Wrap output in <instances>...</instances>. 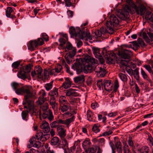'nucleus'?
<instances>
[{
    "mask_svg": "<svg viewBox=\"0 0 153 153\" xmlns=\"http://www.w3.org/2000/svg\"><path fill=\"white\" fill-rule=\"evenodd\" d=\"M79 30L78 27L75 28L74 27H71L69 29V32L71 36H74L75 39L77 40L76 41V45L77 48H80L82 45V42L80 41H78L79 39L87 40L89 39L91 40L92 38L89 32L82 31L79 30V32L77 33Z\"/></svg>",
    "mask_w": 153,
    "mask_h": 153,
    "instance_id": "obj_1",
    "label": "nucleus"
},
{
    "mask_svg": "<svg viewBox=\"0 0 153 153\" xmlns=\"http://www.w3.org/2000/svg\"><path fill=\"white\" fill-rule=\"evenodd\" d=\"M145 18L147 20H149L153 23V14L151 15L150 12H147L145 15ZM152 29H149V32L147 31L146 29L143 28L141 30V31L138 33V35L140 36H141L143 38L145 41L147 43L150 42V39L147 36L146 33L151 39H153V24L152 26Z\"/></svg>",
    "mask_w": 153,
    "mask_h": 153,
    "instance_id": "obj_2",
    "label": "nucleus"
},
{
    "mask_svg": "<svg viewBox=\"0 0 153 153\" xmlns=\"http://www.w3.org/2000/svg\"><path fill=\"white\" fill-rule=\"evenodd\" d=\"M49 136L48 134L44 135L43 133L41 132H38L36 135V138L33 137L30 139L29 141L30 145L31 146L38 148L41 145V143L39 140L44 142L49 138Z\"/></svg>",
    "mask_w": 153,
    "mask_h": 153,
    "instance_id": "obj_3",
    "label": "nucleus"
},
{
    "mask_svg": "<svg viewBox=\"0 0 153 153\" xmlns=\"http://www.w3.org/2000/svg\"><path fill=\"white\" fill-rule=\"evenodd\" d=\"M84 70L85 73L94 70L97 73V75L98 77H101L104 76L106 73V71L102 67L101 64L93 66L90 64H86L84 67Z\"/></svg>",
    "mask_w": 153,
    "mask_h": 153,
    "instance_id": "obj_4",
    "label": "nucleus"
},
{
    "mask_svg": "<svg viewBox=\"0 0 153 153\" xmlns=\"http://www.w3.org/2000/svg\"><path fill=\"white\" fill-rule=\"evenodd\" d=\"M31 87L30 86L25 85L23 86L24 95H25L22 103L23 105H34L33 101L29 99V98H33L34 95L31 91Z\"/></svg>",
    "mask_w": 153,
    "mask_h": 153,
    "instance_id": "obj_5",
    "label": "nucleus"
},
{
    "mask_svg": "<svg viewBox=\"0 0 153 153\" xmlns=\"http://www.w3.org/2000/svg\"><path fill=\"white\" fill-rule=\"evenodd\" d=\"M110 21L106 23L107 30L110 34H112L114 32V27L117 26L119 23V21L117 17L114 15H111L110 17Z\"/></svg>",
    "mask_w": 153,
    "mask_h": 153,
    "instance_id": "obj_6",
    "label": "nucleus"
},
{
    "mask_svg": "<svg viewBox=\"0 0 153 153\" xmlns=\"http://www.w3.org/2000/svg\"><path fill=\"white\" fill-rule=\"evenodd\" d=\"M44 42L42 38H39L37 39V41L36 40L30 41L28 45V47L31 51H33L38 46L42 45Z\"/></svg>",
    "mask_w": 153,
    "mask_h": 153,
    "instance_id": "obj_7",
    "label": "nucleus"
},
{
    "mask_svg": "<svg viewBox=\"0 0 153 153\" xmlns=\"http://www.w3.org/2000/svg\"><path fill=\"white\" fill-rule=\"evenodd\" d=\"M118 55L123 59H129L132 55V52L129 50L124 49L119 51Z\"/></svg>",
    "mask_w": 153,
    "mask_h": 153,
    "instance_id": "obj_8",
    "label": "nucleus"
},
{
    "mask_svg": "<svg viewBox=\"0 0 153 153\" xmlns=\"http://www.w3.org/2000/svg\"><path fill=\"white\" fill-rule=\"evenodd\" d=\"M93 52L95 57L99 59L102 63H103L104 61L103 59V57L105 56L104 52L97 48L94 49Z\"/></svg>",
    "mask_w": 153,
    "mask_h": 153,
    "instance_id": "obj_9",
    "label": "nucleus"
},
{
    "mask_svg": "<svg viewBox=\"0 0 153 153\" xmlns=\"http://www.w3.org/2000/svg\"><path fill=\"white\" fill-rule=\"evenodd\" d=\"M132 7L135 10L138 14H140L142 16L144 15L145 12L146 8L143 4H140L137 7L134 3H133Z\"/></svg>",
    "mask_w": 153,
    "mask_h": 153,
    "instance_id": "obj_10",
    "label": "nucleus"
},
{
    "mask_svg": "<svg viewBox=\"0 0 153 153\" xmlns=\"http://www.w3.org/2000/svg\"><path fill=\"white\" fill-rule=\"evenodd\" d=\"M34 106H24V108L27 109V111H23L22 113V119L25 120L28 115V112H31L33 111Z\"/></svg>",
    "mask_w": 153,
    "mask_h": 153,
    "instance_id": "obj_11",
    "label": "nucleus"
},
{
    "mask_svg": "<svg viewBox=\"0 0 153 153\" xmlns=\"http://www.w3.org/2000/svg\"><path fill=\"white\" fill-rule=\"evenodd\" d=\"M76 51H74L73 52L70 51L68 53H66L65 56V58L68 64H70L72 61L71 58L76 54Z\"/></svg>",
    "mask_w": 153,
    "mask_h": 153,
    "instance_id": "obj_12",
    "label": "nucleus"
},
{
    "mask_svg": "<svg viewBox=\"0 0 153 153\" xmlns=\"http://www.w3.org/2000/svg\"><path fill=\"white\" fill-rule=\"evenodd\" d=\"M112 84L110 80H105L103 81V86L105 89L107 91H110L112 90Z\"/></svg>",
    "mask_w": 153,
    "mask_h": 153,
    "instance_id": "obj_13",
    "label": "nucleus"
},
{
    "mask_svg": "<svg viewBox=\"0 0 153 153\" xmlns=\"http://www.w3.org/2000/svg\"><path fill=\"white\" fill-rule=\"evenodd\" d=\"M57 131L60 137L61 138L64 137L66 136V130L64 126L60 125L58 126L57 128Z\"/></svg>",
    "mask_w": 153,
    "mask_h": 153,
    "instance_id": "obj_14",
    "label": "nucleus"
},
{
    "mask_svg": "<svg viewBox=\"0 0 153 153\" xmlns=\"http://www.w3.org/2000/svg\"><path fill=\"white\" fill-rule=\"evenodd\" d=\"M42 117L44 119L48 118L50 120H52L53 119V116L51 111L49 109L44 113H43Z\"/></svg>",
    "mask_w": 153,
    "mask_h": 153,
    "instance_id": "obj_15",
    "label": "nucleus"
},
{
    "mask_svg": "<svg viewBox=\"0 0 153 153\" xmlns=\"http://www.w3.org/2000/svg\"><path fill=\"white\" fill-rule=\"evenodd\" d=\"M40 128L43 130V132L45 133L49 132L50 131V128L49 125V123L45 121H43L40 125Z\"/></svg>",
    "mask_w": 153,
    "mask_h": 153,
    "instance_id": "obj_16",
    "label": "nucleus"
},
{
    "mask_svg": "<svg viewBox=\"0 0 153 153\" xmlns=\"http://www.w3.org/2000/svg\"><path fill=\"white\" fill-rule=\"evenodd\" d=\"M85 59L87 62V64H90L91 65H94L95 64L97 65V61L94 58L89 56H87L85 57Z\"/></svg>",
    "mask_w": 153,
    "mask_h": 153,
    "instance_id": "obj_17",
    "label": "nucleus"
},
{
    "mask_svg": "<svg viewBox=\"0 0 153 153\" xmlns=\"http://www.w3.org/2000/svg\"><path fill=\"white\" fill-rule=\"evenodd\" d=\"M87 120L89 121L95 122L96 120L95 115L90 110H88L87 111Z\"/></svg>",
    "mask_w": 153,
    "mask_h": 153,
    "instance_id": "obj_18",
    "label": "nucleus"
},
{
    "mask_svg": "<svg viewBox=\"0 0 153 153\" xmlns=\"http://www.w3.org/2000/svg\"><path fill=\"white\" fill-rule=\"evenodd\" d=\"M62 68V66L60 65H57L55 69L51 70L50 72L51 75H56L57 74L60 73Z\"/></svg>",
    "mask_w": 153,
    "mask_h": 153,
    "instance_id": "obj_19",
    "label": "nucleus"
},
{
    "mask_svg": "<svg viewBox=\"0 0 153 153\" xmlns=\"http://www.w3.org/2000/svg\"><path fill=\"white\" fill-rule=\"evenodd\" d=\"M77 91V90H75V89L70 88L67 90L66 93V95L68 96H77L79 95V93Z\"/></svg>",
    "mask_w": 153,
    "mask_h": 153,
    "instance_id": "obj_20",
    "label": "nucleus"
},
{
    "mask_svg": "<svg viewBox=\"0 0 153 153\" xmlns=\"http://www.w3.org/2000/svg\"><path fill=\"white\" fill-rule=\"evenodd\" d=\"M108 33L107 30V27L105 28L103 27H101L100 30H98L96 31L95 32V34L97 36V38L100 37L102 34H104L106 33Z\"/></svg>",
    "mask_w": 153,
    "mask_h": 153,
    "instance_id": "obj_21",
    "label": "nucleus"
},
{
    "mask_svg": "<svg viewBox=\"0 0 153 153\" xmlns=\"http://www.w3.org/2000/svg\"><path fill=\"white\" fill-rule=\"evenodd\" d=\"M74 80L75 83H81L85 81V76L83 75L78 76L74 78Z\"/></svg>",
    "mask_w": 153,
    "mask_h": 153,
    "instance_id": "obj_22",
    "label": "nucleus"
},
{
    "mask_svg": "<svg viewBox=\"0 0 153 153\" xmlns=\"http://www.w3.org/2000/svg\"><path fill=\"white\" fill-rule=\"evenodd\" d=\"M43 90H41L38 93V95L40 96V97L37 101H36V103L37 105H41L43 103L45 104H46V102L45 103V99H42L41 98L42 95V92L43 91Z\"/></svg>",
    "mask_w": 153,
    "mask_h": 153,
    "instance_id": "obj_23",
    "label": "nucleus"
},
{
    "mask_svg": "<svg viewBox=\"0 0 153 153\" xmlns=\"http://www.w3.org/2000/svg\"><path fill=\"white\" fill-rule=\"evenodd\" d=\"M91 145L90 140L88 139H85L82 143V147L85 150L89 148Z\"/></svg>",
    "mask_w": 153,
    "mask_h": 153,
    "instance_id": "obj_24",
    "label": "nucleus"
},
{
    "mask_svg": "<svg viewBox=\"0 0 153 153\" xmlns=\"http://www.w3.org/2000/svg\"><path fill=\"white\" fill-rule=\"evenodd\" d=\"M14 8L10 7H8L6 10V15L8 17H10L12 16L14 13Z\"/></svg>",
    "mask_w": 153,
    "mask_h": 153,
    "instance_id": "obj_25",
    "label": "nucleus"
},
{
    "mask_svg": "<svg viewBox=\"0 0 153 153\" xmlns=\"http://www.w3.org/2000/svg\"><path fill=\"white\" fill-rule=\"evenodd\" d=\"M65 81L63 83L62 86L65 89L69 88L71 85V82L68 78H66Z\"/></svg>",
    "mask_w": 153,
    "mask_h": 153,
    "instance_id": "obj_26",
    "label": "nucleus"
},
{
    "mask_svg": "<svg viewBox=\"0 0 153 153\" xmlns=\"http://www.w3.org/2000/svg\"><path fill=\"white\" fill-rule=\"evenodd\" d=\"M129 13L127 11L122 12L119 15V17L121 19L125 20L129 18Z\"/></svg>",
    "mask_w": 153,
    "mask_h": 153,
    "instance_id": "obj_27",
    "label": "nucleus"
},
{
    "mask_svg": "<svg viewBox=\"0 0 153 153\" xmlns=\"http://www.w3.org/2000/svg\"><path fill=\"white\" fill-rule=\"evenodd\" d=\"M74 117L73 116L71 118L65 120H60L59 122L62 124H65L67 126H68L71 122L74 121Z\"/></svg>",
    "mask_w": 153,
    "mask_h": 153,
    "instance_id": "obj_28",
    "label": "nucleus"
},
{
    "mask_svg": "<svg viewBox=\"0 0 153 153\" xmlns=\"http://www.w3.org/2000/svg\"><path fill=\"white\" fill-rule=\"evenodd\" d=\"M35 71L36 72L37 74L38 77L41 79L43 77V74H42V70L40 66H38L36 68Z\"/></svg>",
    "mask_w": 153,
    "mask_h": 153,
    "instance_id": "obj_29",
    "label": "nucleus"
},
{
    "mask_svg": "<svg viewBox=\"0 0 153 153\" xmlns=\"http://www.w3.org/2000/svg\"><path fill=\"white\" fill-rule=\"evenodd\" d=\"M17 75L19 78L23 80L27 78L25 72L23 70H22L19 71L17 73Z\"/></svg>",
    "mask_w": 153,
    "mask_h": 153,
    "instance_id": "obj_30",
    "label": "nucleus"
},
{
    "mask_svg": "<svg viewBox=\"0 0 153 153\" xmlns=\"http://www.w3.org/2000/svg\"><path fill=\"white\" fill-rule=\"evenodd\" d=\"M128 75L124 73H120L119 76L120 79L123 82H126L128 80Z\"/></svg>",
    "mask_w": 153,
    "mask_h": 153,
    "instance_id": "obj_31",
    "label": "nucleus"
},
{
    "mask_svg": "<svg viewBox=\"0 0 153 153\" xmlns=\"http://www.w3.org/2000/svg\"><path fill=\"white\" fill-rule=\"evenodd\" d=\"M139 68H137L133 70L132 75H133L134 77L137 80H139Z\"/></svg>",
    "mask_w": 153,
    "mask_h": 153,
    "instance_id": "obj_32",
    "label": "nucleus"
},
{
    "mask_svg": "<svg viewBox=\"0 0 153 153\" xmlns=\"http://www.w3.org/2000/svg\"><path fill=\"white\" fill-rule=\"evenodd\" d=\"M58 89L57 88H54V89L51 91L49 92V94L51 97H57L58 95Z\"/></svg>",
    "mask_w": 153,
    "mask_h": 153,
    "instance_id": "obj_33",
    "label": "nucleus"
},
{
    "mask_svg": "<svg viewBox=\"0 0 153 153\" xmlns=\"http://www.w3.org/2000/svg\"><path fill=\"white\" fill-rule=\"evenodd\" d=\"M65 49L66 51L67 50H70V51L72 52H73L74 51H76V49L75 48L73 47L71 44L69 43H67L66 45V48H65Z\"/></svg>",
    "mask_w": 153,
    "mask_h": 153,
    "instance_id": "obj_34",
    "label": "nucleus"
},
{
    "mask_svg": "<svg viewBox=\"0 0 153 153\" xmlns=\"http://www.w3.org/2000/svg\"><path fill=\"white\" fill-rule=\"evenodd\" d=\"M59 139L56 137H53L51 140V144L52 145H56L59 143Z\"/></svg>",
    "mask_w": 153,
    "mask_h": 153,
    "instance_id": "obj_35",
    "label": "nucleus"
},
{
    "mask_svg": "<svg viewBox=\"0 0 153 153\" xmlns=\"http://www.w3.org/2000/svg\"><path fill=\"white\" fill-rule=\"evenodd\" d=\"M53 81H51L49 83H46L45 86V87L47 91H49L53 87Z\"/></svg>",
    "mask_w": 153,
    "mask_h": 153,
    "instance_id": "obj_36",
    "label": "nucleus"
},
{
    "mask_svg": "<svg viewBox=\"0 0 153 153\" xmlns=\"http://www.w3.org/2000/svg\"><path fill=\"white\" fill-rule=\"evenodd\" d=\"M147 134L148 136L147 139L148 142L150 146H153V137L149 133H148Z\"/></svg>",
    "mask_w": 153,
    "mask_h": 153,
    "instance_id": "obj_37",
    "label": "nucleus"
},
{
    "mask_svg": "<svg viewBox=\"0 0 153 153\" xmlns=\"http://www.w3.org/2000/svg\"><path fill=\"white\" fill-rule=\"evenodd\" d=\"M59 102L61 104L65 105L68 104L66 98L65 96H61L59 99Z\"/></svg>",
    "mask_w": 153,
    "mask_h": 153,
    "instance_id": "obj_38",
    "label": "nucleus"
},
{
    "mask_svg": "<svg viewBox=\"0 0 153 153\" xmlns=\"http://www.w3.org/2000/svg\"><path fill=\"white\" fill-rule=\"evenodd\" d=\"M149 148L146 146H143L140 150V153H149Z\"/></svg>",
    "mask_w": 153,
    "mask_h": 153,
    "instance_id": "obj_39",
    "label": "nucleus"
},
{
    "mask_svg": "<svg viewBox=\"0 0 153 153\" xmlns=\"http://www.w3.org/2000/svg\"><path fill=\"white\" fill-rule=\"evenodd\" d=\"M11 85L14 90H16L20 86V85L16 82H13L11 83Z\"/></svg>",
    "mask_w": 153,
    "mask_h": 153,
    "instance_id": "obj_40",
    "label": "nucleus"
},
{
    "mask_svg": "<svg viewBox=\"0 0 153 153\" xmlns=\"http://www.w3.org/2000/svg\"><path fill=\"white\" fill-rule=\"evenodd\" d=\"M15 92L18 95H24L23 86L22 87H20L19 88L17 89L16 90Z\"/></svg>",
    "mask_w": 153,
    "mask_h": 153,
    "instance_id": "obj_41",
    "label": "nucleus"
},
{
    "mask_svg": "<svg viewBox=\"0 0 153 153\" xmlns=\"http://www.w3.org/2000/svg\"><path fill=\"white\" fill-rule=\"evenodd\" d=\"M65 3V6L70 7L72 4L76 0H64Z\"/></svg>",
    "mask_w": 153,
    "mask_h": 153,
    "instance_id": "obj_42",
    "label": "nucleus"
},
{
    "mask_svg": "<svg viewBox=\"0 0 153 153\" xmlns=\"http://www.w3.org/2000/svg\"><path fill=\"white\" fill-rule=\"evenodd\" d=\"M99 127V125L98 124H94L92 128V131L96 133L99 132L100 131Z\"/></svg>",
    "mask_w": 153,
    "mask_h": 153,
    "instance_id": "obj_43",
    "label": "nucleus"
},
{
    "mask_svg": "<svg viewBox=\"0 0 153 153\" xmlns=\"http://www.w3.org/2000/svg\"><path fill=\"white\" fill-rule=\"evenodd\" d=\"M97 85L99 88V89L100 90H101L102 89L103 87V82H102V80L100 79L98 80L97 83Z\"/></svg>",
    "mask_w": 153,
    "mask_h": 153,
    "instance_id": "obj_44",
    "label": "nucleus"
},
{
    "mask_svg": "<svg viewBox=\"0 0 153 153\" xmlns=\"http://www.w3.org/2000/svg\"><path fill=\"white\" fill-rule=\"evenodd\" d=\"M96 149L94 148H88L85 150L86 153H95Z\"/></svg>",
    "mask_w": 153,
    "mask_h": 153,
    "instance_id": "obj_45",
    "label": "nucleus"
},
{
    "mask_svg": "<svg viewBox=\"0 0 153 153\" xmlns=\"http://www.w3.org/2000/svg\"><path fill=\"white\" fill-rule=\"evenodd\" d=\"M88 24V21H86L85 22L83 23L81 25V28L82 29V30H80V28H79V30H78V32L77 31V33H78L79 32V30H81L82 31H84L85 32H86L87 31H88V32H89L87 30H86V31H85V30H84V29H85V28H86V27H83L84 26H87ZM78 28H79V27H78ZM86 29H87V28H86Z\"/></svg>",
    "mask_w": 153,
    "mask_h": 153,
    "instance_id": "obj_46",
    "label": "nucleus"
},
{
    "mask_svg": "<svg viewBox=\"0 0 153 153\" xmlns=\"http://www.w3.org/2000/svg\"><path fill=\"white\" fill-rule=\"evenodd\" d=\"M79 101V99L73 98L70 101V104L77 105H78L77 102Z\"/></svg>",
    "mask_w": 153,
    "mask_h": 153,
    "instance_id": "obj_47",
    "label": "nucleus"
},
{
    "mask_svg": "<svg viewBox=\"0 0 153 153\" xmlns=\"http://www.w3.org/2000/svg\"><path fill=\"white\" fill-rule=\"evenodd\" d=\"M141 74L143 78L144 79L148 80L149 78V77L148 75L143 70L142 68H141Z\"/></svg>",
    "mask_w": 153,
    "mask_h": 153,
    "instance_id": "obj_48",
    "label": "nucleus"
},
{
    "mask_svg": "<svg viewBox=\"0 0 153 153\" xmlns=\"http://www.w3.org/2000/svg\"><path fill=\"white\" fill-rule=\"evenodd\" d=\"M126 70L127 73L131 76H132L133 71V70H132L131 68L128 66L126 67L125 68Z\"/></svg>",
    "mask_w": 153,
    "mask_h": 153,
    "instance_id": "obj_49",
    "label": "nucleus"
},
{
    "mask_svg": "<svg viewBox=\"0 0 153 153\" xmlns=\"http://www.w3.org/2000/svg\"><path fill=\"white\" fill-rule=\"evenodd\" d=\"M69 106H61L60 110L62 112L67 111L69 108Z\"/></svg>",
    "mask_w": 153,
    "mask_h": 153,
    "instance_id": "obj_50",
    "label": "nucleus"
},
{
    "mask_svg": "<svg viewBox=\"0 0 153 153\" xmlns=\"http://www.w3.org/2000/svg\"><path fill=\"white\" fill-rule=\"evenodd\" d=\"M40 110L41 111H43V113H44L45 111H46L49 110L48 106H40Z\"/></svg>",
    "mask_w": 153,
    "mask_h": 153,
    "instance_id": "obj_51",
    "label": "nucleus"
},
{
    "mask_svg": "<svg viewBox=\"0 0 153 153\" xmlns=\"http://www.w3.org/2000/svg\"><path fill=\"white\" fill-rule=\"evenodd\" d=\"M74 66V68L76 71L78 72L81 71V67L80 64L75 63Z\"/></svg>",
    "mask_w": 153,
    "mask_h": 153,
    "instance_id": "obj_52",
    "label": "nucleus"
},
{
    "mask_svg": "<svg viewBox=\"0 0 153 153\" xmlns=\"http://www.w3.org/2000/svg\"><path fill=\"white\" fill-rule=\"evenodd\" d=\"M68 41V40L63 38H60L59 39V41L60 42V45L61 46H63Z\"/></svg>",
    "mask_w": 153,
    "mask_h": 153,
    "instance_id": "obj_53",
    "label": "nucleus"
},
{
    "mask_svg": "<svg viewBox=\"0 0 153 153\" xmlns=\"http://www.w3.org/2000/svg\"><path fill=\"white\" fill-rule=\"evenodd\" d=\"M114 139L116 141H117L115 145L116 148H118L122 147L121 143L120 141H118V138L117 137H115Z\"/></svg>",
    "mask_w": 153,
    "mask_h": 153,
    "instance_id": "obj_54",
    "label": "nucleus"
},
{
    "mask_svg": "<svg viewBox=\"0 0 153 153\" xmlns=\"http://www.w3.org/2000/svg\"><path fill=\"white\" fill-rule=\"evenodd\" d=\"M50 104L51 105H56L57 104L56 102L55 97H51L50 100Z\"/></svg>",
    "mask_w": 153,
    "mask_h": 153,
    "instance_id": "obj_55",
    "label": "nucleus"
},
{
    "mask_svg": "<svg viewBox=\"0 0 153 153\" xmlns=\"http://www.w3.org/2000/svg\"><path fill=\"white\" fill-rule=\"evenodd\" d=\"M123 151L124 153H131L129 147L127 145H125L124 146Z\"/></svg>",
    "mask_w": 153,
    "mask_h": 153,
    "instance_id": "obj_56",
    "label": "nucleus"
},
{
    "mask_svg": "<svg viewBox=\"0 0 153 153\" xmlns=\"http://www.w3.org/2000/svg\"><path fill=\"white\" fill-rule=\"evenodd\" d=\"M138 44L139 45H140L142 47H144L146 46L143 39L140 38L138 39Z\"/></svg>",
    "mask_w": 153,
    "mask_h": 153,
    "instance_id": "obj_57",
    "label": "nucleus"
},
{
    "mask_svg": "<svg viewBox=\"0 0 153 153\" xmlns=\"http://www.w3.org/2000/svg\"><path fill=\"white\" fill-rule=\"evenodd\" d=\"M114 90L115 91H116L117 89L119 87V83L117 80H115L114 82Z\"/></svg>",
    "mask_w": 153,
    "mask_h": 153,
    "instance_id": "obj_58",
    "label": "nucleus"
},
{
    "mask_svg": "<svg viewBox=\"0 0 153 153\" xmlns=\"http://www.w3.org/2000/svg\"><path fill=\"white\" fill-rule=\"evenodd\" d=\"M20 64L19 62L18 61L14 62L12 64V67L14 69H16L18 67Z\"/></svg>",
    "mask_w": 153,
    "mask_h": 153,
    "instance_id": "obj_59",
    "label": "nucleus"
},
{
    "mask_svg": "<svg viewBox=\"0 0 153 153\" xmlns=\"http://www.w3.org/2000/svg\"><path fill=\"white\" fill-rule=\"evenodd\" d=\"M42 36L45 41H48V36L46 33H43L42 35Z\"/></svg>",
    "mask_w": 153,
    "mask_h": 153,
    "instance_id": "obj_60",
    "label": "nucleus"
},
{
    "mask_svg": "<svg viewBox=\"0 0 153 153\" xmlns=\"http://www.w3.org/2000/svg\"><path fill=\"white\" fill-rule=\"evenodd\" d=\"M62 115L65 117L68 118L71 116L72 114L70 112H66L63 114Z\"/></svg>",
    "mask_w": 153,
    "mask_h": 153,
    "instance_id": "obj_61",
    "label": "nucleus"
},
{
    "mask_svg": "<svg viewBox=\"0 0 153 153\" xmlns=\"http://www.w3.org/2000/svg\"><path fill=\"white\" fill-rule=\"evenodd\" d=\"M134 85V88L135 91L137 94H138L140 91V90L139 87L137 84L135 83Z\"/></svg>",
    "mask_w": 153,
    "mask_h": 153,
    "instance_id": "obj_62",
    "label": "nucleus"
},
{
    "mask_svg": "<svg viewBox=\"0 0 153 153\" xmlns=\"http://www.w3.org/2000/svg\"><path fill=\"white\" fill-rule=\"evenodd\" d=\"M128 143L130 146L131 147L133 148L134 146V143L132 141V138L129 137L128 140Z\"/></svg>",
    "mask_w": 153,
    "mask_h": 153,
    "instance_id": "obj_63",
    "label": "nucleus"
},
{
    "mask_svg": "<svg viewBox=\"0 0 153 153\" xmlns=\"http://www.w3.org/2000/svg\"><path fill=\"white\" fill-rule=\"evenodd\" d=\"M65 68L66 69L67 72L70 75L72 76L73 75V73L70 70V68L68 65H65Z\"/></svg>",
    "mask_w": 153,
    "mask_h": 153,
    "instance_id": "obj_64",
    "label": "nucleus"
}]
</instances>
